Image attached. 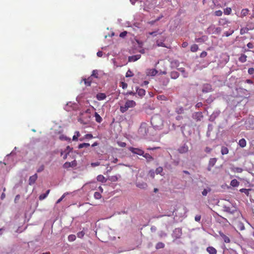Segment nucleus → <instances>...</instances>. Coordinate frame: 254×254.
I'll list each match as a JSON object with an SVG mask.
<instances>
[{"label":"nucleus","instance_id":"obj_1","mask_svg":"<svg viewBox=\"0 0 254 254\" xmlns=\"http://www.w3.org/2000/svg\"><path fill=\"white\" fill-rule=\"evenodd\" d=\"M151 124L155 130H160L163 126V121L160 116L155 115L151 119Z\"/></svg>","mask_w":254,"mask_h":254},{"label":"nucleus","instance_id":"obj_2","mask_svg":"<svg viewBox=\"0 0 254 254\" xmlns=\"http://www.w3.org/2000/svg\"><path fill=\"white\" fill-rule=\"evenodd\" d=\"M151 128H149L148 127V125L145 123H143L141 124L138 132L140 137H143L146 136L148 134H152L151 133H149V130Z\"/></svg>","mask_w":254,"mask_h":254},{"label":"nucleus","instance_id":"obj_3","mask_svg":"<svg viewBox=\"0 0 254 254\" xmlns=\"http://www.w3.org/2000/svg\"><path fill=\"white\" fill-rule=\"evenodd\" d=\"M136 105V103L133 100H127L124 106H121L120 111L122 113H125L129 108H133Z\"/></svg>","mask_w":254,"mask_h":254},{"label":"nucleus","instance_id":"obj_4","mask_svg":"<svg viewBox=\"0 0 254 254\" xmlns=\"http://www.w3.org/2000/svg\"><path fill=\"white\" fill-rule=\"evenodd\" d=\"M221 31L222 29L220 27H215L214 25L211 24L207 28L205 31V32L208 34H220L221 32Z\"/></svg>","mask_w":254,"mask_h":254},{"label":"nucleus","instance_id":"obj_5","mask_svg":"<svg viewBox=\"0 0 254 254\" xmlns=\"http://www.w3.org/2000/svg\"><path fill=\"white\" fill-rule=\"evenodd\" d=\"M182 234V229L180 228H177L175 229L172 234V237L176 239H179L181 238Z\"/></svg>","mask_w":254,"mask_h":254},{"label":"nucleus","instance_id":"obj_6","mask_svg":"<svg viewBox=\"0 0 254 254\" xmlns=\"http://www.w3.org/2000/svg\"><path fill=\"white\" fill-rule=\"evenodd\" d=\"M128 149L133 154H135L140 156L144 155V151L141 149L130 147Z\"/></svg>","mask_w":254,"mask_h":254},{"label":"nucleus","instance_id":"obj_7","mask_svg":"<svg viewBox=\"0 0 254 254\" xmlns=\"http://www.w3.org/2000/svg\"><path fill=\"white\" fill-rule=\"evenodd\" d=\"M212 91V88L211 84L208 83H205L202 85V92L206 93Z\"/></svg>","mask_w":254,"mask_h":254},{"label":"nucleus","instance_id":"obj_8","mask_svg":"<svg viewBox=\"0 0 254 254\" xmlns=\"http://www.w3.org/2000/svg\"><path fill=\"white\" fill-rule=\"evenodd\" d=\"M217 159L216 158H212L210 159V160L209 161L208 165V166L207 168V170L208 171H211L212 168L215 165V164H216V163L217 162Z\"/></svg>","mask_w":254,"mask_h":254},{"label":"nucleus","instance_id":"obj_9","mask_svg":"<svg viewBox=\"0 0 254 254\" xmlns=\"http://www.w3.org/2000/svg\"><path fill=\"white\" fill-rule=\"evenodd\" d=\"M203 116L201 112H195L192 115V118L196 121H200L203 118Z\"/></svg>","mask_w":254,"mask_h":254},{"label":"nucleus","instance_id":"obj_10","mask_svg":"<svg viewBox=\"0 0 254 254\" xmlns=\"http://www.w3.org/2000/svg\"><path fill=\"white\" fill-rule=\"evenodd\" d=\"M220 113L219 110H215L213 113L210 116L209 120L211 122H213L215 120V119L218 117Z\"/></svg>","mask_w":254,"mask_h":254},{"label":"nucleus","instance_id":"obj_11","mask_svg":"<svg viewBox=\"0 0 254 254\" xmlns=\"http://www.w3.org/2000/svg\"><path fill=\"white\" fill-rule=\"evenodd\" d=\"M75 105V104L74 103L69 102L66 104L64 109L66 111L69 112L74 109Z\"/></svg>","mask_w":254,"mask_h":254},{"label":"nucleus","instance_id":"obj_12","mask_svg":"<svg viewBox=\"0 0 254 254\" xmlns=\"http://www.w3.org/2000/svg\"><path fill=\"white\" fill-rule=\"evenodd\" d=\"M158 73V71L155 68L147 69L146 73L148 76H153Z\"/></svg>","mask_w":254,"mask_h":254},{"label":"nucleus","instance_id":"obj_13","mask_svg":"<svg viewBox=\"0 0 254 254\" xmlns=\"http://www.w3.org/2000/svg\"><path fill=\"white\" fill-rule=\"evenodd\" d=\"M140 58L141 55L140 54L129 56L128 58V61L129 62H134L139 60Z\"/></svg>","mask_w":254,"mask_h":254},{"label":"nucleus","instance_id":"obj_14","mask_svg":"<svg viewBox=\"0 0 254 254\" xmlns=\"http://www.w3.org/2000/svg\"><path fill=\"white\" fill-rule=\"evenodd\" d=\"M136 186L141 189L146 190L147 188V184L143 182H138L136 183Z\"/></svg>","mask_w":254,"mask_h":254},{"label":"nucleus","instance_id":"obj_15","mask_svg":"<svg viewBox=\"0 0 254 254\" xmlns=\"http://www.w3.org/2000/svg\"><path fill=\"white\" fill-rule=\"evenodd\" d=\"M73 148L72 147H70L69 146H67L65 150H64V154L63 156V159L64 160L66 159L68 155L69 154V153L72 151Z\"/></svg>","mask_w":254,"mask_h":254},{"label":"nucleus","instance_id":"obj_16","mask_svg":"<svg viewBox=\"0 0 254 254\" xmlns=\"http://www.w3.org/2000/svg\"><path fill=\"white\" fill-rule=\"evenodd\" d=\"M165 39H166V37H162V39L157 40V41H156L157 46L158 47H162L167 48V47L164 43V42L165 40Z\"/></svg>","mask_w":254,"mask_h":254},{"label":"nucleus","instance_id":"obj_17","mask_svg":"<svg viewBox=\"0 0 254 254\" xmlns=\"http://www.w3.org/2000/svg\"><path fill=\"white\" fill-rule=\"evenodd\" d=\"M37 178L38 175L37 174H35L34 175L30 176L29 179V185H32L34 184L37 180Z\"/></svg>","mask_w":254,"mask_h":254},{"label":"nucleus","instance_id":"obj_18","mask_svg":"<svg viewBox=\"0 0 254 254\" xmlns=\"http://www.w3.org/2000/svg\"><path fill=\"white\" fill-rule=\"evenodd\" d=\"M218 233L220 237L222 238V239L225 243H229L230 242V240L229 238L226 236L222 232L219 231Z\"/></svg>","mask_w":254,"mask_h":254},{"label":"nucleus","instance_id":"obj_19","mask_svg":"<svg viewBox=\"0 0 254 254\" xmlns=\"http://www.w3.org/2000/svg\"><path fill=\"white\" fill-rule=\"evenodd\" d=\"M230 23V22L226 18H220L218 21L219 25L223 26H225Z\"/></svg>","mask_w":254,"mask_h":254},{"label":"nucleus","instance_id":"obj_20","mask_svg":"<svg viewBox=\"0 0 254 254\" xmlns=\"http://www.w3.org/2000/svg\"><path fill=\"white\" fill-rule=\"evenodd\" d=\"M189 150V148L188 146L186 144H184V145L181 146L179 149L178 151L181 153H184L187 152H188Z\"/></svg>","mask_w":254,"mask_h":254},{"label":"nucleus","instance_id":"obj_21","mask_svg":"<svg viewBox=\"0 0 254 254\" xmlns=\"http://www.w3.org/2000/svg\"><path fill=\"white\" fill-rule=\"evenodd\" d=\"M106 98V95L105 93H100L96 95V98L99 101L104 100Z\"/></svg>","mask_w":254,"mask_h":254},{"label":"nucleus","instance_id":"obj_22","mask_svg":"<svg viewBox=\"0 0 254 254\" xmlns=\"http://www.w3.org/2000/svg\"><path fill=\"white\" fill-rule=\"evenodd\" d=\"M223 210L225 212L229 213L230 214H233L235 212L234 210H232L231 208L229 206H226L225 205H224L223 206Z\"/></svg>","mask_w":254,"mask_h":254},{"label":"nucleus","instance_id":"obj_23","mask_svg":"<svg viewBox=\"0 0 254 254\" xmlns=\"http://www.w3.org/2000/svg\"><path fill=\"white\" fill-rule=\"evenodd\" d=\"M136 92L137 94L140 97H143L145 94V90L142 88H137Z\"/></svg>","mask_w":254,"mask_h":254},{"label":"nucleus","instance_id":"obj_24","mask_svg":"<svg viewBox=\"0 0 254 254\" xmlns=\"http://www.w3.org/2000/svg\"><path fill=\"white\" fill-rule=\"evenodd\" d=\"M206 250L209 254H216L217 253L216 250L213 247H208Z\"/></svg>","mask_w":254,"mask_h":254},{"label":"nucleus","instance_id":"obj_25","mask_svg":"<svg viewBox=\"0 0 254 254\" xmlns=\"http://www.w3.org/2000/svg\"><path fill=\"white\" fill-rule=\"evenodd\" d=\"M170 76L171 78L176 79L179 76V73L177 71H173L170 73Z\"/></svg>","mask_w":254,"mask_h":254},{"label":"nucleus","instance_id":"obj_26","mask_svg":"<svg viewBox=\"0 0 254 254\" xmlns=\"http://www.w3.org/2000/svg\"><path fill=\"white\" fill-rule=\"evenodd\" d=\"M253 28H248V27H243V28H242L241 29H240V34L241 35H243L245 33H248V32L250 30H253Z\"/></svg>","mask_w":254,"mask_h":254},{"label":"nucleus","instance_id":"obj_27","mask_svg":"<svg viewBox=\"0 0 254 254\" xmlns=\"http://www.w3.org/2000/svg\"><path fill=\"white\" fill-rule=\"evenodd\" d=\"M50 191V190H48L46 191L45 193L41 194L39 197V200H42L46 198L47 197L48 195L49 194Z\"/></svg>","mask_w":254,"mask_h":254},{"label":"nucleus","instance_id":"obj_28","mask_svg":"<svg viewBox=\"0 0 254 254\" xmlns=\"http://www.w3.org/2000/svg\"><path fill=\"white\" fill-rule=\"evenodd\" d=\"M178 70L179 71H180V72H181L182 75L184 77L186 78L188 76V72H187L186 71L184 68H183V67L178 68Z\"/></svg>","mask_w":254,"mask_h":254},{"label":"nucleus","instance_id":"obj_29","mask_svg":"<svg viewBox=\"0 0 254 254\" xmlns=\"http://www.w3.org/2000/svg\"><path fill=\"white\" fill-rule=\"evenodd\" d=\"M171 67H178L180 65V63L177 60H173L171 62Z\"/></svg>","mask_w":254,"mask_h":254},{"label":"nucleus","instance_id":"obj_30","mask_svg":"<svg viewBox=\"0 0 254 254\" xmlns=\"http://www.w3.org/2000/svg\"><path fill=\"white\" fill-rule=\"evenodd\" d=\"M160 82L163 86H166L169 82V79L168 78L164 77L161 79Z\"/></svg>","mask_w":254,"mask_h":254},{"label":"nucleus","instance_id":"obj_31","mask_svg":"<svg viewBox=\"0 0 254 254\" xmlns=\"http://www.w3.org/2000/svg\"><path fill=\"white\" fill-rule=\"evenodd\" d=\"M97 180L102 183H106L107 181V180L102 175H99L97 177Z\"/></svg>","mask_w":254,"mask_h":254},{"label":"nucleus","instance_id":"obj_32","mask_svg":"<svg viewBox=\"0 0 254 254\" xmlns=\"http://www.w3.org/2000/svg\"><path fill=\"white\" fill-rule=\"evenodd\" d=\"M94 116L95 118V120L97 123H101V122L102 121V118L97 112L95 113Z\"/></svg>","mask_w":254,"mask_h":254},{"label":"nucleus","instance_id":"obj_33","mask_svg":"<svg viewBox=\"0 0 254 254\" xmlns=\"http://www.w3.org/2000/svg\"><path fill=\"white\" fill-rule=\"evenodd\" d=\"M175 112L178 114H182L184 113V109L182 107H178L176 108Z\"/></svg>","mask_w":254,"mask_h":254},{"label":"nucleus","instance_id":"obj_34","mask_svg":"<svg viewBox=\"0 0 254 254\" xmlns=\"http://www.w3.org/2000/svg\"><path fill=\"white\" fill-rule=\"evenodd\" d=\"M247 56L245 54H242L240 57L239 58V61L243 63L246 62Z\"/></svg>","mask_w":254,"mask_h":254},{"label":"nucleus","instance_id":"obj_35","mask_svg":"<svg viewBox=\"0 0 254 254\" xmlns=\"http://www.w3.org/2000/svg\"><path fill=\"white\" fill-rule=\"evenodd\" d=\"M230 185L233 187H237L239 185V182L236 179H233L231 181Z\"/></svg>","mask_w":254,"mask_h":254},{"label":"nucleus","instance_id":"obj_36","mask_svg":"<svg viewBox=\"0 0 254 254\" xmlns=\"http://www.w3.org/2000/svg\"><path fill=\"white\" fill-rule=\"evenodd\" d=\"M163 169L162 167H159L156 169L155 172L156 174H157V175L160 174L162 176H163L164 175V174H162L163 173Z\"/></svg>","mask_w":254,"mask_h":254},{"label":"nucleus","instance_id":"obj_37","mask_svg":"<svg viewBox=\"0 0 254 254\" xmlns=\"http://www.w3.org/2000/svg\"><path fill=\"white\" fill-rule=\"evenodd\" d=\"M239 145L241 147H244L246 146V141L244 138L241 139L239 141Z\"/></svg>","mask_w":254,"mask_h":254},{"label":"nucleus","instance_id":"obj_38","mask_svg":"<svg viewBox=\"0 0 254 254\" xmlns=\"http://www.w3.org/2000/svg\"><path fill=\"white\" fill-rule=\"evenodd\" d=\"M249 12V10L248 8H244L241 10V17H244L246 16Z\"/></svg>","mask_w":254,"mask_h":254},{"label":"nucleus","instance_id":"obj_39","mask_svg":"<svg viewBox=\"0 0 254 254\" xmlns=\"http://www.w3.org/2000/svg\"><path fill=\"white\" fill-rule=\"evenodd\" d=\"M59 138L61 140H65V141H67L68 142H70V140H71L70 138L67 137L66 136H65L64 134L61 135L60 136Z\"/></svg>","mask_w":254,"mask_h":254},{"label":"nucleus","instance_id":"obj_40","mask_svg":"<svg viewBox=\"0 0 254 254\" xmlns=\"http://www.w3.org/2000/svg\"><path fill=\"white\" fill-rule=\"evenodd\" d=\"M91 77H89L87 79L83 78L82 80L84 81L85 84L87 86H89L91 85V80H90Z\"/></svg>","mask_w":254,"mask_h":254},{"label":"nucleus","instance_id":"obj_41","mask_svg":"<svg viewBox=\"0 0 254 254\" xmlns=\"http://www.w3.org/2000/svg\"><path fill=\"white\" fill-rule=\"evenodd\" d=\"M164 247H165V245L164 243H163L162 242H158L156 245L155 248L156 249L158 250L160 249H162V248H164Z\"/></svg>","mask_w":254,"mask_h":254},{"label":"nucleus","instance_id":"obj_42","mask_svg":"<svg viewBox=\"0 0 254 254\" xmlns=\"http://www.w3.org/2000/svg\"><path fill=\"white\" fill-rule=\"evenodd\" d=\"M198 49V47L196 44H193L191 45L190 47V51L192 52H196Z\"/></svg>","mask_w":254,"mask_h":254},{"label":"nucleus","instance_id":"obj_43","mask_svg":"<svg viewBox=\"0 0 254 254\" xmlns=\"http://www.w3.org/2000/svg\"><path fill=\"white\" fill-rule=\"evenodd\" d=\"M228 152L229 151L227 147L223 146L221 148V152L222 155L227 154Z\"/></svg>","mask_w":254,"mask_h":254},{"label":"nucleus","instance_id":"obj_44","mask_svg":"<svg viewBox=\"0 0 254 254\" xmlns=\"http://www.w3.org/2000/svg\"><path fill=\"white\" fill-rule=\"evenodd\" d=\"M148 161H151L153 160V157L148 153H144V155H142Z\"/></svg>","mask_w":254,"mask_h":254},{"label":"nucleus","instance_id":"obj_45","mask_svg":"<svg viewBox=\"0 0 254 254\" xmlns=\"http://www.w3.org/2000/svg\"><path fill=\"white\" fill-rule=\"evenodd\" d=\"M90 146V144L88 143H83L78 145V148L79 149L82 148L83 147H87Z\"/></svg>","mask_w":254,"mask_h":254},{"label":"nucleus","instance_id":"obj_46","mask_svg":"<svg viewBox=\"0 0 254 254\" xmlns=\"http://www.w3.org/2000/svg\"><path fill=\"white\" fill-rule=\"evenodd\" d=\"M251 189H242L240 190V191L244 193L247 196H248L249 194V191H251Z\"/></svg>","mask_w":254,"mask_h":254},{"label":"nucleus","instance_id":"obj_47","mask_svg":"<svg viewBox=\"0 0 254 254\" xmlns=\"http://www.w3.org/2000/svg\"><path fill=\"white\" fill-rule=\"evenodd\" d=\"M158 235L160 237V238H164L167 237V234L163 231H160L158 232Z\"/></svg>","mask_w":254,"mask_h":254},{"label":"nucleus","instance_id":"obj_48","mask_svg":"<svg viewBox=\"0 0 254 254\" xmlns=\"http://www.w3.org/2000/svg\"><path fill=\"white\" fill-rule=\"evenodd\" d=\"M232 170L235 173H241L243 171V169L239 167H234L232 168Z\"/></svg>","mask_w":254,"mask_h":254},{"label":"nucleus","instance_id":"obj_49","mask_svg":"<svg viewBox=\"0 0 254 254\" xmlns=\"http://www.w3.org/2000/svg\"><path fill=\"white\" fill-rule=\"evenodd\" d=\"M211 189L209 188H208L207 189H204L202 191V194L203 196H206L208 192H209L211 191Z\"/></svg>","mask_w":254,"mask_h":254},{"label":"nucleus","instance_id":"obj_50","mask_svg":"<svg viewBox=\"0 0 254 254\" xmlns=\"http://www.w3.org/2000/svg\"><path fill=\"white\" fill-rule=\"evenodd\" d=\"M232 12V9L230 7H227L224 10V13L225 15H229Z\"/></svg>","mask_w":254,"mask_h":254},{"label":"nucleus","instance_id":"obj_51","mask_svg":"<svg viewBox=\"0 0 254 254\" xmlns=\"http://www.w3.org/2000/svg\"><path fill=\"white\" fill-rule=\"evenodd\" d=\"M91 77H94L97 78L98 77V71L96 69L93 70L91 75Z\"/></svg>","mask_w":254,"mask_h":254},{"label":"nucleus","instance_id":"obj_52","mask_svg":"<svg viewBox=\"0 0 254 254\" xmlns=\"http://www.w3.org/2000/svg\"><path fill=\"white\" fill-rule=\"evenodd\" d=\"M80 136V133L78 131L75 132V134L72 137V140L75 141L77 140L78 137Z\"/></svg>","mask_w":254,"mask_h":254},{"label":"nucleus","instance_id":"obj_53","mask_svg":"<svg viewBox=\"0 0 254 254\" xmlns=\"http://www.w3.org/2000/svg\"><path fill=\"white\" fill-rule=\"evenodd\" d=\"M76 239V236L74 235L71 234L68 236V240L69 242H73Z\"/></svg>","mask_w":254,"mask_h":254},{"label":"nucleus","instance_id":"obj_54","mask_svg":"<svg viewBox=\"0 0 254 254\" xmlns=\"http://www.w3.org/2000/svg\"><path fill=\"white\" fill-rule=\"evenodd\" d=\"M149 34L150 35H152L154 37V36H156L157 34H160V35L162 34V32H159V30H157L156 31L149 32Z\"/></svg>","mask_w":254,"mask_h":254},{"label":"nucleus","instance_id":"obj_55","mask_svg":"<svg viewBox=\"0 0 254 254\" xmlns=\"http://www.w3.org/2000/svg\"><path fill=\"white\" fill-rule=\"evenodd\" d=\"M68 192H66V193H64L57 201V202L56 203H60L62 200L64 198V197H65V196L66 195V194H68Z\"/></svg>","mask_w":254,"mask_h":254},{"label":"nucleus","instance_id":"obj_56","mask_svg":"<svg viewBox=\"0 0 254 254\" xmlns=\"http://www.w3.org/2000/svg\"><path fill=\"white\" fill-rule=\"evenodd\" d=\"M133 74L132 73V71L130 69H128L127 71L126 74V76L127 77H132V76H133Z\"/></svg>","mask_w":254,"mask_h":254},{"label":"nucleus","instance_id":"obj_57","mask_svg":"<svg viewBox=\"0 0 254 254\" xmlns=\"http://www.w3.org/2000/svg\"><path fill=\"white\" fill-rule=\"evenodd\" d=\"M222 11L220 10H216L214 12V15L216 16H221L222 15Z\"/></svg>","mask_w":254,"mask_h":254},{"label":"nucleus","instance_id":"obj_58","mask_svg":"<svg viewBox=\"0 0 254 254\" xmlns=\"http://www.w3.org/2000/svg\"><path fill=\"white\" fill-rule=\"evenodd\" d=\"M94 196L96 199H100L101 197V194L99 192H95Z\"/></svg>","mask_w":254,"mask_h":254},{"label":"nucleus","instance_id":"obj_59","mask_svg":"<svg viewBox=\"0 0 254 254\" xmlns=\"http://www.w3.org/2000/svg\"><path fill=\"white\" fill-rule=\"evenodd\" d=\"M155 174V172L153 170H150L149 172V175L152 178H154Z\"/></svg>","mask_w":254,"mask_h":254},{"label":"nucleus","instance_id":"obj_60","mask_svg":"<svg viewBox=\"0 0 254 254\" xmlns=\"http://www.w3.org/2000/svg\"><path fill=\"white\" fill-rule=\"evenodd\" d=\"M234 33V30H231L230 32L227 31L224 33V35H225L226 37H228L230 35H231Z\"/></svg>","mask_w":254,"mask_h":254},{"label":"nucleus","instance_id":"obj_61","mask_svg":"<svg viewBox=\"0 0 254 254\" xmlns=\"http://www.w3.org/2000/svg\"><path fill=\"white\" fill-rule=\"evenodd\" d=\"M84 232L82 231L77 233V236L79 238H82L84 236Z\"/></svg>","mask_w":254,"mask_h":254},{"label":"nucleus","instance_id":"obj_62","mask_svg":"<svg viewBox=\"0 0 254 254\" xmlns=\"http://www.w3.org/2000/svg\"><path fill=\"white\" fill-rule=\"evenodd\" d=\"M44 168H45V166L44 165H41L39 168L38 169H37V172L38 173H40L41 172H42L44 170Z\"/></svg>","mask_w":254,"mask_h":254},{"label":"nucleus","instance_id":"obj_63","mask_svg":"<svg viewBox=\"0 0 254 254\" xmlns=\"http://www.w3.org/2000/svg\"><path fill=\"white\" fill-rule=\"evenodd\" d=\"M63 167L64 168H68L70 167V164L69 162H66L64 165Z\"/></svg>","mask_w":254,"mask_h":254},{"label":"nucleus","instance_id":"obj_64","mask_svg":"<svg viewBox=\"0 0 254 254\" xmlns=\"http://www.w3.org/2000/svg\"><path fill=\"white\" fill-rule=\"evenodd\" d=\"M249 74H254V68L253 67H251L248 69V71Z\"/></svg>","mask_w":254,"mask_h":254}]
</instances>
